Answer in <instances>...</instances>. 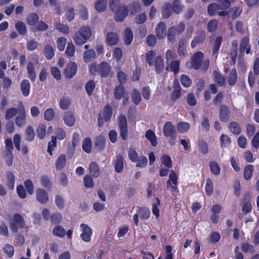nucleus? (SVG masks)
<instances>
[{"label": "nucleus", "instance_id": "1", "mask_svg": "<svg viewBox=\"0 0 259 259\" xmlns=\"http://www.w3.org/2000/svg\"><path fill=\"white\" fill-rule=\"evenodd\" d=\"M92 35V31L90 27H82L74 33L73 39L77 45L82 46L85 44Z\"/></svg>", "mask_w": 259, "mask_h": 259}, {"label": "nucleus", "instance_id": "2", "mask_svg": "<svg viewBox=\"0 0 259 259\" xmlns=\"http://www.w3.org/2000/svg\"><path fill=\"white\" fill-rule=\"evenodd\" d=\"M204 54L202 52L198 51L194 53L191 57V60L186 63V66L188 68H193L197 70L200 68Z\"/></svg>", "mask_w": 259, "mask_h": 259}, {"label": "nucleus", "instance_id": "3", "mask_svg": "<svg viewBox=\"0 0 259 259\" xmlns=\"http://www.w3.org/2000/svg\"><path fill=\"white\" fill-rule=\"evenodd\" d=\"M10 226L12 231L15 233L18 232V228H24L25 222L22 216L18 213L14 214L13 219L10 222Z\"/></svg>", "mask_w": 259, "mask_h": 259}, {"label": "nucleus", "instance_id": "4", "mask_svg": "<svg viewBox=\"0 0 259 259\" xmlns=\"http://www.w3.org/2000/svg\"><path fill=\"white\" fill-rule=\"evenodd\" d=\"M118 126L119 129L120 136L124 140H126L127 138V120L125 115H120L118 118Z\"/></svg>", "mask_w": 259, "mask_h": 259}, {"label": "nucleus", "instance_id": "5", "mask_svg": "<svg viewBox=\"0 0 259 259\" xmlns=\"http://www.w3.org/2000/svg\"><path fill=\"white\" fill-rule=\"evenodd\" d=\"M19 114L15 118V123L17 126L21 127L25 125L26 122V113L23 105H19Z\"/></svg>", "mask_w": 259, "mask_h": 259}, {"label": "nucleus", "instance_id": "6", "mask_svg": "<svg viewBox=\"0 0 259 259\" xmlns=\"http://www.w3.org/2000/svg\"><path fill=\"white\" fill-rule=\"evenodd\" d=\"M206 37V33L204 31L201 30L198 31L191 42V47L194 49L200 44L203 43Z\"/></svg>", "mask_w": 259, "mask_h": 259}, {"label": "nucleus", "instance_id": "7", "mask_svg": "<svg viewBox=\"0 0 259 259\" xmlns=\"http://www.w3.org/2000/svg\"><path fill=\"white\" fill-rule=\"evenodd\" d=\"M80 227L82 229V233L80 234L81 238L85 242H90L91 240V235H92L91 228L88 225L84 224H81Z\"/></svg>", "mask_w": 259, "mask_h": 259}, {"label": "nucleus", "instance_id": "8", "mask_svg": "<svg viewBox=\"0 0 259 259\" xmlns=\"http://www.w3.org/2000/svg\"><path fill=\"white\" fill-rule=\"evenodd\" d=\"M36 198L39 203L45 204L49 201V195L45 190L39 188L36 190Z\"/></svg>", "mask_w": 259, "mask_h": 259}, {"label": "nucleus", "instance_id": "9", "mask_svg": "<svg viewBox=\"0 0 259 259\" xmlns=\"http://www.w3.org/2000/svg\"><path fill=\"white\" fill-rule=\"evenodd\" d=\"M77 68V65L75 63H69L64 70L65 76L68 78H72L76 74Z\"/></svg>", "mask_w": 259, "mask_h": 259}, {"label": "nucleus", "instance_id": "10", "mask_svg": "<svg viewBox=\"0 0 259 259\" xmlns=\"http://www.w3.org/2000/svg\"><path fill=\"white\" fill-rule=\"evenodd\" d=\"M230 111L226 105H222L220 107V119L223 122H227L230 119Z\"/></svg>", "mask_w": 259, "mask_h": 259}, {"label": "nucleus", "instance_id": "11", "mask_svg": "<svg viewBox=\"0 0 259 259\" xmlns=\"http://www.w3.org/2000/svg\"><path fill=\"white\" fill-rule=\"evenodd\" d=\"M249 38L245 36L241 39L239 46V54L243 55L245 51L247 54H249L250 52V47L248 46Z\"/></svg>", "mask_w": 259, "mask_h": 259}, {"label": "nucleus", "instance_id": "12", "mask_svg": "<svg viewBox=\"0 0 259 259\" xmlns=\"http://www.w3.org/2000/svg\"><path fill=\"white\" fill-rule=\"evenodd\" d=\"M165 70L170 71L177 74L180 70V61L176 60L170 61L166 63Z\"/></svg>", "mask_w": 259, "mask_h": 259}, {"label": "nucleus", "instance_id": "13", "mask_svg": "<svg viewBox=\"0 0 259 259\" xmlns=\"http://www.w3.org/2000/svg\"><path fill=\"white\" fill-rule=\"evenodd\" d=\"M166 26L163 22H160L155 29L156 34L158 39H162L166 36Z\"/></svg>", "mask_w": 259, "mask_h": 259}, {"label": "nucleus", "instance_id": "14", "mask_svg": "<svg viewBox=\"0 0 259 259\" xmlns=\"http://www.w3.org/2000/svg\"><path fill=\"white\" fill-rule=\"evenodd\" d=\"M178 177L176 173L174 170H171L169 175V179L167 182V189L172 188L177 189Z\"/></svg>", "mask_w": 259, "mask_h": 259}, {"label": "nucleus", "instance_id": "15", "mask_svg": "<svg viewBox=\"0 0 259 259\" xmlns=\"http://www.w3.org/2000/svg\"><path fill=\"white\" fill-rule=\"evenodd\" d=\"M181 87L178 80L174 82V91H172L170 98L172 100H177L181 96Z\"/></svg>", "mask_w": 259, "mask_h": 259}, {"label": "nucleus", "instance_id": "16", "mask_svg": "<svg viewBox=\"0 0 259 259\" xmlns=\"http://www.w3.org/2000/svg\"><path fill=\"white\" fill-rule=\"evenodd\" d=\"M114 12L115 13V20L117 22H121L127 16L128 12L126 7L123 5L118 11Z\"/></svg>", "mask_w": 259, "mask_h": 259}, {"label": "nucleus", "instance_id": "17", "mask_svg": "<svg viewBox=\"0 0 259 259\" xmlns=\"http://www.w3.org/2000/svg\"><path fill=\"white\" fill-rule=\"evenodd\" d=\"M163 134L165 137H169L176 134L174 125L170 121L166 122L163 128Z\"/></svg>", "mask_w": 259, "mask_h": 259}, {"label": "nucleus", "instance_id": "18", "mask_svg": "<svg viewBox=\"0 0 259 259\" xmlns=\"http://www.w3.org/2000/svg\"><path fill=\"white\" fill-rule=\"evenodd\" d=\"M111 71L110 65L106 62H103L99 64V72L101 76L106 77L109 75Z\"/></svg>", "mask_w": 259, "mask_h": 259}, {"label": "nucleus", "instance_id": "19", "mask_svg": "<svg viewBox=\"0 0 259 259\" xmlns=\"http://www.w3.org/2000/svg\"><path fill=\"white\" fill-rule=\"evenodd\" d=\"M63 119L65 123L68 126L71 127L75 124V118L71 112H66L64 115Z\"/></svg>", "mask_w": 259, "mask_h": 259}, {"label": "nucleus", "instance_id": "20", "mask_svg": "<svg viewBox=\"0 0 259 259\" xmlns=\"http://www.w3.org/2000/svg\"><path fill=\"white\" fill-rule=\"evenodd\" d=\"M89 170L92 177L96 178L100 176V168L96 162H92L89 165Z\"/></svg>", "mask_w": 259, "mask_h": 259}, {"label": "nucleus", "instance_id": "21", "mask_svg": "<svg viewBox=\"0 0 259 259\" xmlns=\"http://www.w3.org/2000/svg\"><path fill=\"white\" fill-rule=\"evenodd\" d=\"M119 40L117 34L113 32H109L106 35V41L109 45H115Z\"/></svg>", "mask_w": 259, "mask_h": 259}, {"label": "nucleus", "instance_id": "22", "mask_svg": "<svg viewBox=\"0 0 259 259\" xmlns=\"http://www.w3.org/2000/svg\"><path fill=\"white\" fill-rule=\"evenodd\" d=\"M66 163V156L65 154L60 155L57 158L56 162V168L57 170H61Z\"/></svg>", "mask_w": 259, "mask_h": 259}, {"label": "nucleus", "instance_id": "23", "mask_svg": "<svg viewBox=\"0 0 259 259\" xmlns=\"http://www.w3.org/2000/svg\"><path fill=\"white\" fill-rule=\"evenodd\" d=\"M21 91L24 96L27 97L29 94L30 85L29 81L27 79L23 80L20 85Z\"/></svg>", "mask_w": 259, "mask_h": 259}, {"label": "nucleus", "instance_id": "24", "mask_svg": "<svg viewBox=\"0 0 259 259\" xmlns=\"http://www.w3.org/2000/svg\"><path fill=\"white\" fill-rule=\"evenodd\" d=\"M27 69L29 78L31 80L34 81L36 76L34 64L31 62H28L27 66Z\"/></svg>", "mask_w": 259, "mask_h": 259}, {"label": "nucleus", "instance_id": "25", "mask_svg": "<svg viewBox=\"0 0 259 259\" xmlns=\"http://www.w3.org/2000/svg\"><path fill=\"white\" fill-rule=\"evenodd\" d=\"M187 41L185 39L182 38L180 40L178 52L180 56H184L187 52L186 50Z\"/></svg>", "mask_w": 259, "mask_h": 259}, {"label": "nucleus", "instance_id": "26", "mask_svg": "<svg viewBox=\"0 0 259 259\" xmlns=\"http://www.w3.org/2000/svg\"><path fill=\"white\" fill-rule=\"evenodd\" d=\"M145 137L150 141L151 144L153 146L155 147L157 145V137L152 130H149L146 132Z\"/></svg>", "mask_w": 259, "mask_h": 259}, {"label": "nucleus", "instance_id": "27", "mask_svg": "<svg viewBox=\"0 0 259 259\" xmlns=\"http://www.w3.org/2000/svg\"><path fill=\"white\" fill-rule=\"evenodd\" d=\"M123 169V157L121 155H118L115 161V169L116 172L120 173Z\"/></svg>", "mask_w": 259, "mask_h": 259}, {"label": "nucleus", "instance_id": "28", "mask_svg": "<svg viewBox=\"0 0 259 259\" xmlns=\"http://www.w3.org/2000/svg\"><path fill=\"white\" fill-rule=\"evenodd\" d=\"M155 67L157 73H160L163 71L164 69V63L161 56H157L155 59Z\"/></svg>", "mask_w": 259, "mask_h": 259}, {"label": "nucleus", "instance_id": "29", "mask_svg": "<svg viewBox=\"0 0 259 259\" xmlns=\"http://www.w3.org/2000/svg\"><path fill=\"white\" fill-rule=\"evenodd\" d=\"M7 176V186L10 190H13L15 182V178L13 173L8 171L6 174Z\"/></svg>", "mask_w": 259, "mask_h": 259}, {"label": "nucleus", "instance_id": "30", "mask_svg": "<svg viewBox=\"0 0 259 259\" xmlns=\"http://www.w3.org/2000/svg\"><path fill=\"white\" fill-rule=\"evenodd\" d=\"M172 11L171 5L169 3H166L163 7L162 10V16L164 18H168L172 15Z\"/></svg>", "mask_w": 259, "mask_h": 259}, {"label": "nucleus", "instance_id": "31", "mask_svg": "<svg viewBox=\"0 0 259 259\" xmlns=\"http://www.w3.org/2000/svg\"><path fill=\"white\" fill-rule=\"evenodd\" d=\"M124 88L122 85H119L115 87L114 91V97L116 99H121L124 94Z\"/></svg>", "mask_w": 259, "mask_h": 259}, {"label": "nucleus", "instance_id": "32", "mask_svg": "<svg viewBox=\"0 0 259 259\" xmlns=\"http://www.w3.org/2000/svg\"><path fill=\"white\" fill-rule=\"evenodd\" d=\"M124 39L126 45H131L133 39V34L132 30L127 28L124 31Z\"/></svg>", "mask_w": 259, "mask_h": 259}, {"label": "nucleus", "instance_id": "33", "mask_svg": "<svg viewBox=\"0 0 259 259\" xmlns=\"http://www.w3.org/2000/svg\"><path fill=\"white\" fill-rule=\"evenodd\" d=\"M223 10V9L221 7V3L219 4H211L208 6L207 11L210 15H214L219 10Z\"/></svg>", "mask_w": 259, "mask_h": 259}, {"label": "nucleus", "instance_id": "34", "mask_svg": "<svg viewBox=\"0 0 259 259\" xmlns=\"http://www.w3.org/2000/svg\"><path fill=\"white\" fill-rule=\"evenodd\" d=\"M45 57L48 60L51 59L54 56V50L53 47L50 45L45 46L44 50Z\"/></svg>", "mask_w": 259, "mask_h": 259}, {"label": "nucleus", "instance_id": "35", "mask_svg": "<svg viewBox=\"0 0 259 259\" xmlns=\"http://www.w3.org/2000/svg\"><path fill=\"white\" fill-rule=\"evenodd\" d=\"M92 143L90 138H85L82 142V149L84 151L87 153H90L91 151Z\"/></svg>", "mask_w": 259, "mask_h": 259}, {"label": "nucleus", "instance_id": "36", "mask_svg": "<svg viewBox=\"0 0 259 259\" xmlns=\"http://www.w3.org/2000/svg\"><path fill=\"white\" fill-rule=\"evenodd\" d=\"M107 5V0H97L95 3V8L98 12L105 11Z\"/></svg>", "mask_w": 259, "mask_h": 259}, {"label": "nucleus", "instance_id": "37", "mask_svg": "<svg viewBox=\"0 0 259 259\" xmlns=\"http://www.w3.org/2000/svg\"><path fill=\"white\" fill-rule=\"evenodd\" d=\"M15 28L17 31L22 35H24L27 32V28L25 23L21 21H19L15 25Z\"/></svg>", "mask_w": 259, "mask_h": 259}, {"label": "nucleus", "instance_id": "38", "mask_svg": "<svg viewBox=\"0 0 259 259\" xmlns=\"http://www.w3.org/2000/svg\"><path fill=\"white\" fill-rule=\"evenodd\" d=\"M253 166L252 165H246L243 170L244 178L246 180H249L252 175Z\"/></svg>", "mask_w": 259, "mask_h": 259}, {"label": "nucleus", "instance_id": "39", "mask_svg": "<svg viewBox=\"0 0 259 259\" xmlns=\"http://www.w3.org/2000/svg\"><path fill=\"white\" fill-rule=\"evenodd\" d=\"M26 138L25 139L28 141H32L35 137V132L31 126H28L26 129Z\"/></svg>", "mask_w": 259, "mask_h": 259}, {"label": "nucleus", "instance_id": "40", "mask_svg": "<svg viewBox=\"0 0 259 259\" xmlns=\"http://www.w3.org/2000/svg\"><path fill=\"white\" fill-rule=\"evenodd\" d=\"M53 234L55 236L63 237L66 234V232L62 226L58 225L54 227L53 230Z\"/></svg>", "mask_w": 259, "mask_h": 259}, {"label": "nucleus", "instance_id": "41", "mask_svg": "<svg viewBox=\"0 0 259 259\" xmlns=\"http://www.w3.org/2000/svg\"><path fill=\"white\" fill-rule=\"evenodd\" d=\"M36 133L38 138L42 140L44 138L46 134V127L45 124L40 123L38 125Z\"/></svg>", "mask_w": 259, "mask_h": 259}, {"label": "nucleus", "instance_id": "42", "mask_svg": "<svg viewBox=\"0 0 259 259\" xmlns=\"http://www.w3.org/2000/svg\"><path fill=\"white\" fill-rule=\"evenodd\" d=\"M96 56V53L93 49L88 50L84 52L83 59L85 62H88L92 59H94Z\"/></svg>", "mask_w": 259, "mask_h": 259}, {"label": "nucleus", "instance_id": "43", "mask_svg": "<svg viewBox=\"0 0 259 259\" xmlns=\"http://www.w3.org/2000/svg\"><path fill=\"white\" fill-rule=\"evenodd\" d=\"M138 212L141 219L147 220L150 217V211L148 208H140Z\"/></svg>", "mask_w": 259, "mask_h": 259}, {"label": "nucleus", "instance_id": "44", "mask_svg": "<svg viewBox=\"0 0 259 259\" xmlns=\"http://www.w3.org/2000/svg\"><path fill=\"white\" fill-rule=\"evenodd\" d=\"M171 9H172L175 14H179L183 10V7L181 5L180 1L175 0L172 3Z\"/></svg>", "mask_w": 259, "mask_h": 259}, {"label": "nucleus", "instance_id": "45", "mask_svg": "<svg viewBox=\"0 0 259 259\" xmlns=\"http://www.w3.org/2000/svg\"><path fill=\"white\" fill-rule=\"evenodd\" d=\"M229 129L234 134L238 135L241 132V127L238 123L235 121H232L230 123Z\"/></svg>", "mask_w": 259, "mask_h": 259}, {"label": "nucleus", "instance_id": "46", "mask_svg": "<svg viewBox=\"0 0 259 259\" xmlns=\"http://www.w3.org/2000/svg\"><path fill=\"white\" fill-rule=\"evenodd\" d=\"M209 167L211 172L215 176L220 174L221 168L219 165L214 161H211L209 163Z\"/></svg>", "mask_w": 259, "mask_h": 259}, {"label": "nucleus", "instance_id": "47", "mask_svg": "<svg viewBox=\"0 0 259 259\" xmlns=\"http://www.w3.org/2000/svg\"><path fill=\"white\" fill-rule=\"evenodd\" d=\"M106 143V139L103 136H99L96 138V140L95 142V146L99 149H103L105 146Z\"/></svg>", "mask_w": 259, "mask_h": 259}, {"label": "nucleus", "instance_id": "48", "mask_svg": "<svg viewBox=\"0 0 259 259\" xmlns=\"http://www.w3.org/2000/svg\"><path fill=\"white\" fill-rule=\"evenodd\" d=\"M214 80L220 86H223L225 82V79L222 74L218 71H214L213 72Z\"/></svg>", "mask_w": 259, "mask_h": 259}, {"label": "nucleus", "instance_id": "49", "mask_svg": "<svg viewBox=\"0 0 259 259\" xmlns=\"http://www.w3.org/2000/svg\"><path fill=\"white\" fill-rule=\"evenodd\" d=\"M223 38L222 36H218L215 39L212 49L213 55L218 54V51L219 50Z\"/></svg>", "mask_w": 259, "mask_h": 259}, {"label": "nucleus", "instance_id": "50", "mask_svg": "<svg viewBox=\"0 0 259 259\" xmlns=\"http://www.w3.org/2000/svg\"><path fill=\"white\" fill-rule=\"evenodd\" d=\"M156 53L154 51H148L146 54V61L149 66L153 65V59L155 58Z\"/></svg>", "mask_w": 259, "mask_h": 259}, {"label": "nucleus", "instance_id": "51", "mask_svg": "<svg viewBox=\"0 0 259 259\" xmlns=\"http://www.w3.org/2000/svg\"><path fill=\"white\" fill-rule=\"evenodd\" d=\"M190 128V125L186 122H179L177 124V128L180 133L187 132Z\"/></svg>", "mask_w": 259, "mask_h": 259}, {"label": "nucleus", "instance_id": "52", "mask_svg": "<svg viewBox=\"0 0 259 259\" xmlns=\"http://www.w3.org/2000/svg\"><path fill=\"white\" fill-rule=\"evenodd\" d=\"M39 20V17L38 15L35 13H32L30 14L26 19L27 23L30 25H35Z\"/></svg>", "mask_w": 259, "mask_h": 259}, {"label": "nucleus", "instance_id": "53", "mask_svg": "<svg viewBox=\"0 0 259 259\" xmlns=\"http://www.w3.org/2000/svg\"><path fill=\"white\" fill-rule=\"evenodd\" d=\"M237 79V73L236 69H232L230 72L228 78V82L230 85H233L235 84Z\"/></svg>", "mask_w": 259, "mask_h": 259}, {"label": "nucleus", "instance_id": "54", "mask_svg": "<svg viewBox=\"0 0 259 259\" xmlns=\"http://www.w3.org/2000/svg\"><path fill=\"white\" fill-rule=\"evenodd\" d=\"M109 5L113 12H116L122 7L119 0H109Z\"/></svg>", "mask_w": 259, "mask_h": 259}, {"label": "nucleus", "instance_id": "55", "mask_svg": "<svg viewBox=\"0 0 259 259\" xmlns=\"http://www.w3.org/2000/svg\"><path fill=\"white\" fill-rule=\"evenodd\" d=\"M112 114V109L110 106L107 105L105 107L104 111L103 113L102 117H103L105 121L110 119Z\"/></svg>", "mask_w": 259, "mask_h": 259}, {"label": "nucleus", "instance_id": "56", "mask_svg": "<svg viewBox=\"0 0 259 259\" xmlns=\"http://www.w3.org/2000/svg\"><path fill=\"white\" fill-rule=\"evenodd\" d=\"M180 81L182 85L186 88L190 87L192 83L191 79L185 74H182L180 76Z\"/></svg>", "mask_w": 259, "mask_h": 259}, {"label": "nucleus", "instance_id": "57", "mask_svg": "<svg viewBox=\"0 0 259 259\" xmlns=\"http://www.w3.org/2000/svg\"><path fill=\"white\" fill-rule=\"evenodd\" d=\"M66 16L68 21H71L75 17L74 9L70 6L66 7Z\"/></svg>", "mask_w": 259, "mask_h": 259}, {"label": "nucleus", "instance_id": "58", "mask_svg": "<svg viewBox=\"0 0 259 259\" xmlns=\"http://www.w3.org/2000/svg\"><path fill=\"white\" fill-rule=\"evenodd\" d=\"M213 191V185L212 180L207 179L205 185V192L207 195H210Z\"/></svg>", "mask_w": 259, "mask_h": 259}, {"label": "nucleus", "instance_id": "59", "mask_svg": "<svg viewBox=\"0 0 259 259\" xmlns=\"http://www.w3.org/2000/svg\"><path fill=\"white\" fill-rule=\"evenodd\" d=\"M132 98L134 103L138 105L141 101V96L140 92L137 90H134L132 93Z\"/></svg>", "mask_w": 259, "mask_h": 259}, {"label": "nucleus", "instance_id": "60", "mask_svg": "<svg viewBox=\"0 0 259 259\" xmlns=\"http://www.w3.org/2000/svg\"><path fill=\"white\" fill-rule=\"evenodd\" d=\"M84 186L88 188H92L94 186L93 178L91 176L86 175L83 178Z\"/></svg>", "mask_w": 259, "mask_h": 259}, {"label": "nucleus", "instance_id": "61", "mask_svg": "<svg viewBox=\"0 0 259 259\" xmlns=\"http://www.w3.org/2000/svg\"><path fill=\"white\" fill-rule=\"evenodd\" d=\"M18 112V110L14 107L8 109L6 112L5 118L9 120L12 118Z\"/></svg>", "mask_w": 259, "mask_h": 259}, {"label": "nucleus", "instance_id": "62", "mask_svg": "<svg viewBox=\"0 0 259 259\" xmlns=\"http://www.w3.org/2000/svg\"><path fill=\"white\" fill-rule=\"evenodd\" d=\"M241 249L244 252H248L253 254L255 252L254 246L248 243H243L241 245Z\"/></svg>", "mask_w": 259, "mask_h": 259}, {"label": "nucleus", "instance_id": "63", "mask_svg": "<svg viewBox=\"0 0 259 259\" xmlns=\"http://www.w3.org/2000/svg\"><path fill=\"white\" fill-rule=\"evenodd\" d=\"M55 115L54 109L49 108L46 110L44 113V118L47 121H51L53 119Z\"/></svg>", "mask_w": 259, "mask_h": 259}, {"label": "nucleus", "instance_id": "64", "mask_svg": "<svg viewBox=\"0 0 259 259\" xmlns=\"http://www.w3.org/2000/svg\"><path fill=\"white\" fill-rule=\"evenodd\" d=\"M4 252L10 258L12 257L14 254V248L10 244H6L3 248Z\"/></svg>", "mask_w": 259, "mask_h": 259}]
</instances>
